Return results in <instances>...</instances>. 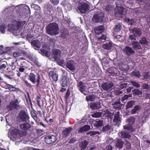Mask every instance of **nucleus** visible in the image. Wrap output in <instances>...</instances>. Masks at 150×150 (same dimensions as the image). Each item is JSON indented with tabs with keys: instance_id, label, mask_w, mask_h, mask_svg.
I'll list each match as a JSON object with an SVG mask.
<instances>
[{
	"instance_id": "nucleus-62",
	"label": "nucleus",
	"mask_w": 150,
	"mask_h": 150,
	"mask_svg": "<svg viewBox=\"0 0 150 150\" xmlns=\"http://www.w3.org/2000/svg\"><path fill=\"white\" fill-rule=\"evenodd\" d=\"M33 35H31L30 33H28L26 36L27 39L29 41V42H30V39L32 38L33 37Z\"/></svg>"
},
{
	"instance_id": "nucleus-34",
	"label": "nucleus",
	"mask_w": 150,
	"mask_h": 150,
	"mask_svg": "<svg viewBox=\"0 0 150 150\" xmlns=\"http://www.w3.org/2000/svg\"><path fill=\"white\" fill-rule=\"evenodd\" d=\"M141 106L140 105H136L134 106V108L131 111V113L132 114H135L137 111L140 110Z\"/></svg>"
},
{
	"instance_id": "nucleus-49",
	"label": "nucleus",
	"mask_w": 150,
	"mask_h": 150,
	"mask_svg": "<svg viewBox=\"0 0 150 150\" xmlns=\"http://www.w3.org/2000/svg\"><path fill=\"white\" fill-rule=\"evenodd\" d=\"M132 92L133 94L137 95H142V91L138 89H134L132 91Z\"/></svg>"
},
{
	"instance_id": "nucleus-61",
	"label": "nucleus",
	"mask_w": 150,
	"mask_h": 150,
	"mask_svg": "<svg viewBox=\"0 0 150 150\" xmlns=\"http://www.w3.org/2000/svg\"><path fill=\"white\" fill-rule=\"evenodd\" d=\"M7 86V87L10 91H13L15 90V88L13 86L10 84H8Z\"/></svg>"
},
{
	"instance_id": "nucleus-29",
	"label": "nucleus",
	"mask_w": 150,
	"mask_h": 150,
	"mask_svg": "<svg viewBox=\"0 0 150 150\" xmlns=\"http://www.w3.org/2000/svg\"><path fill=\"white\" fill-rule=\"evenodd\" d=\"M94 30L96 34H99L104 31V28L103 26L100 25L95 28Z\"/></svg>"
},
{
	"instance_id": "nucleus-14",
	"label": "nucleus",
	"mask_w": 150,
	"mask_h": 150,
	"mask_svg": "<svg viewBox=\"0 0 150 150\" xmlns=\"http://www.w3.org/2000/svg\"><path fill=\"white\" fill-rule=\"evenodd\" d=\"M122 116L120 114L119 111H117L115 113L114 116L113 122L116 123L120 124L121 121Z\"/></svg>"
},
{
	"instance_id": "nucleus-53",
	"label": "nucleus",
	"mask_w": 150,
	"mask_h": 150,
	"mask_svg": "<svg viewBox=\"0 0 150 150\" xmlns=\"http://www.w3.org/2000/svg\"><path fill=\"white\" fill-rule=\"evenodd\" d=\"M31 7L32 8H34L35 10H39L41 9L40 6L35 4H33L31 5Z\"/></svg>"
},
{
	"instance_id": "nucleus-51",
	"label": "nucleus",
	"mask_w": 150,
	"mask_h": 150,
	"mask_svg": "<svg viewBox=\"0 0 150 150\" xmlns=\"http://www.w3.org/2000/svg\"><path fill=\"white\" fill-rule=\"evenodd\" d=\"M132 94H129V95H124L122 98H121L122 101H123L125 100L128 99L129 98L132 97Z\"/></svg>"
},
{
	"instance_id": "nucleus-12",
	"label": "nucleus",
	"mask_w": 150,
	"mask_h": 150,
	"mask_svg": "<svg viewBox=\"0 0 150 150\" xmlns=\"http://www.w3.org/2000/svg\"><path fill=\"white\" fill-rule=\"evenodd\" d=\"M45 8L47 14L52 15L54 14V11L52 8V5L50 4H47L45 5Z\"/></svg>"
},
{
	"instance_id": "nucleus-57",
	"label": "nucleus",
	"mask_w": 150,
	"mask_h": 150,
	"mask_svg": "<svg viewBox=\"0 0 150 150\" xmlns=\"http://www.w3.org/2000/svg\"><path fill=\"white\" fill-rule=\"evenodd\" d=\"M127 83H125L123 82H122L120 83L119 85V87L121 89H123L124 88L126 87Z\"/></svg>"
},
{
	"instance_id": "nucleus-37",
	"label": "nucleus",
	"mask_w": 150,
	"mask_h": 150,
	"mask_svg": "<svg viewBox=\"0 0 150 150\" xmlns=\"http://www.w3.org/2000/svg\"><path fill=\"white\" fill-rule=\"evenodd\" d=\"M139 42L141 44L144 45H148L149 44L147 39L145 37L142 38L139 40Z\"/></svg>"
},
{
	"instance_id": "nucleus-30",
	"label": "nucleus",
	"mask_w": 150,
	"mask_h": 150,
	"mask_svg": "<svg viewBox=\"0 0 150 150\" xmlns=\"http://www.w3.org/2000/svg\"><path fill=\"white\" fill-rule=\"evenodd\" d=\"M112 44L110 42H109L105 44H104L103 45V47L106 50H110L111 48Z\"/></svg>"
},
{
	"instance_id": "nucleus-42",
	"label": "nucleus",
	"mask_w": 150,
	"mask_h": 150,
	"mask_svg": "<svg viewBox=\"0 0 150 150\" xmlns=\"http://www.w3.org/2000/svg\"><path fill=\"white\" fill-rule=\"evenodd\" d=\"M121 28V25L120 23L117 24L114 28V31L116 32H119Z\"/></svg>"
},
{
	"instance_id": "nucleus-19",
	"label": "nucleus",
	"mask_w": 150,
	"mask_h": 150,
	"mask_svg": "<svg viewBox=\"0 0 150 150\" xmlns=\"http://www.w3.org/2000/svg\"><path fill=\"white\" fill-rule=\"evenodd\" d=\"M17 25L16 22L13 24H9L8 26V30L9 31L18 30L19 29Z\"/></svg>"
},
{
	"instance_id": "nucleus-40",
	"label": "nucleus",
	"mask_w": 150,
	"mask_h": 150,
	"mask_svg": "<svg viewBox=\"0 0 150 150\" xmlns=\"http://www.w3.org/2000/svg\"><path fill=\"white\" fill-rule=\"evenodd\" d=\"M122 105L121 104L120 101H118L115 103L113 105V108L115 109H120L121 108Z\"/></svg>"
},
{
	"instance_id": "nucleus-17",
	"label": "nucleus",
	"mask_w": 150,
	"mask_h": 150,
	"mask_svg": "<svg viewBox=\"0 0 150 150\" xmlns=\"http://www.w3.org/2000/svg\"><path fill=\"white\" fill-rule=\"evenodd\" d=\"M61 51L58 49H55L53 52V57L55 60H58L61 57Z\"/></svg>"
},
{
	"instance_id": "nucleus-21",
	"label": "nucleus",
	"mask_w": 150,
	"mask_h": 150,
	"mask_svg": "<svg viewBox=\"0 0 150 150\" xmlns=\"http://www.w3.org/2000/svg\"><path fill=\"white\" fill-rule=\"evenodd\" d=\"M131 45L133 49L136 50H140L142 49L141 46L138 42L135 41H132Z\"/></svg>"
},
{
	"instance_id": "nucleus-24",
	"label": "nucleus",
	"mask_w": 150,
	"mask_h": 150,
	"mask_svg": "<svg viewBox=\"0 0 150 150\" xmlns=\"http://www.w3.org/2000/svg\"><path fill=\"white\" fill-rule=\"evenodd\" d=\"M72 128L69 127L68 128L65 129L62 132L63 138H66L69 135L70 132L72 131Z\"/></svg>"
},
{
	"instance_id": "nucleus-50",
	"label": "nucleus",
	"mask_w": 150,
	"mask_h": 150,
	"mask_svg": "<svg viewBox=\"0 0 150 150\" xmlns=\"http://www.w3.org/2000/svg\"><path fill=\"white\" fill-rule=\"evenodd\" d=\"M111 127V126L109 125L103 127L102 129V131L103 132H105L109 130Z\"/></svg>"
},
{
	"instance_id": "nucleus-22",
	"label": "nucleus",
	"mask_w": 150,
	"mask_h": 150,
	"mask_svg": "<svg viewBox=\"0 0 150 150\" xmlns=\"http://www.w3.org/2000/svg\"><path fill=\"white\" fill-rule=\"evenodd\" d=\"M90 129L91 127L89 125H85L78 129V132L79 133H82L86 132Z\"/></svg>"
},
{
	"instance_id": "nucleus-20",
	"label": "nucleus",
	"mask_w": 150,
	"mask_h": 150,
	"mask_svg": "<svg viewBox=\"0 0 150 150\" xmlns=\"http://www.w3.org/2000/svg\"><path fill=\"white\" fill-rule=\"evenodd\" d=\"M77 87L80 91L84 94L86 95L84 93L86 89L84 83L80 81L78 82L77 84Z\"/></svg>"
},
{
	"instance_id": "nucleus-10",
	"label": "nucleus",
	"mask_w": 150,
	"mask_h": 150,
	"mask_svg": "<svg viewBox=\"0 0 150 150\" xmlns=\"http://www.w3.org/2000/svg\"><path fill=\"white\" fill-rule=\"evenodd\" d=\"M123 51L129 56H130L135 53V52L132 47L126 46L123 50Z\"/></svg>"
},
{
	"instance_id": "nucleus-4",
	"label": "nucleus",
	"mask_w": 150,
	"mask_h": 150,
	"mask_svg": "<svg viewBox=\"0 0 150 150\" xmlns=\"http://www.w3.org/2000/svg\"><path fill=\"white\" fill-rule=\"evenodd\" d=\"M89 6L86 3H80L77 7V11L81 13H86L89 10Z\"/></svg>"
},
{
	"instance_id": "nucleus-7",
	"label": "nucleus",
	"mask_w": 150,
	"mask_h": 150,
	"mask_svg": "<svg viewBox=\"0 0 150 150\" xmlns=\"http://www.w3.org/2000/svg\"><path fill=\"white\" fill-rule=\"evenodd\" d=\"M114 86L112 82H105L101 86V87L105 91H110L112 89V87Z\"/></svg>"
},
{
	"instance_id": "nucleus-31",
	"label": "nucleus",
	"mask_w": 150,
	"mask_h": 150,
	"mask_svg": "<svg viewBox=\"0 0 150 150\" xmlns=\"http://www.w3.org/2000/svg\"><path fill=\"white\" fill-rule=\"evenodd\" d=\"M119 69L122 71L126 70L127 69L128 66L126 64L120 63L119 64Z\"/></svg>"
},
{
	"instance_id": "nucleus-60",
	"label": "nucleus",
	"mask_w": 150,
	"mask_h": 150,
	"mask_svg": "<svg viewBox=\"0 0 150 150\" xmlns=\"http://www.w3.org/2000/svg\"><path fill=\"white\" fill-rule=\"evenodd\" d=\"M127 20L129 24L132 25L135 23V22L134 19H130L129 18H128Z\"/></svg>"
},
{
	"instance_id": "nucleus-1",
	"label": "nucleus",
	"mask_w": 150,
	"mask_h": 150,
	"mask_svg": "<svg viewBox=\"0 0 150 150\" xmlns=\"http://www.w3.org/2000/svg\"><path fill=\"white\" fill-rule=\"evenodd\" d=\"M16 9L17 12L19 13L21 18H25L30 13V9L26 4H21L16 6Z\"/></svg>"
},
{
	"instance_id": "nucleus-13",
	"label": "nucleus",
	"mask_w": 150,
	"mask_h": 150,
	"mask_svg": "<svg viewBox=\"0 0 150 150\" xmlns=\"http://www.w3.org/2000/svg\"><path fill=\"white\" fill-rule=\"evenodd\" d=\"M114 143H115V146L117 148L121 149L123 147L124 142L122 141L121 139H118L115 142V141H112L110 144L112 145Z\"/></svg>"
},
{
	"instance_id": "nucleus-33",
	"label": "nucleus",
	"mask_w": 150,
	"mask_h": 150,
	"mask_svg": "<svg viewBox=\"0 0 150 150\" xmlns=\"http://www.w3.org/2000/svg\"><path fill=\"white\" fill-rule=\"evenodd\" d=\"M96 96L94 95H88L86 97V99L87 101H95L96 98Z\"/></svg>"
},
{
	"instance_id": "nucleus-32",
	"label": "nucleus",
	"mask_w": 150,
	"mask_h": 150,
	"mask_svg": "<svg viewBox=\"0 0 150 150\" xmlns=\"http://www.w3.org/2000/svg\"><path fill=\"white\" fill-rule=\"evenodd\" d=\"M88 144V142L86 141L82 142L79 145V147L81 149V150L85 149Z\"/></svg>"
},
{
	"instance_id": "nucleus-55",
	"label": "nucleus",
	"mask_w": 150,
	"mask_h": 150,
	"mask_svg": "<svg viewBox=\"0 0 150 150\" xmlns=\"http://www.w3.org/2000/svg\"><path fill=\"white\" fill-rule=\"evenodd\" d=\"M132 126H130L129 124L125 125L124 126V128L125 129H127L130 131L131 132H132L133 131V129L132 128Z\"/></svg>"
},
{
	"instance_id": "nucleus-58",
	"label": "nucleus",
	"mask_w": 150,
	"mask_h": 150,
	"mask_svg": "<svg viewBox=\"0 0 150 150\" xmlns=\"http://www.w3.org/2000/svg\"><path fill=\"white\" fill-rule=\"evenodd\" d=\"M143 76L144 77L143 80L148 79L149 77L148 73L147 72L144 73L143 75Z\"/></svg>"
},
{
	"instance_id": "nucleus-38",
	"label": "nucleus",
	"mask_w": 150,
	"mask_h": 150,
	"mask_svg": "<svg viewBox=\"0 0 150 150\" xmlns=\"http://www.w3.org/2000/svg\"><path fill=\"white\" fill-rule=\"evenodd\" d=\"M96 127H101L103 125V120H99L95 122L93 124Z\"/></svg>"
},
{
	"instance_id": "nucleus-6",
	"label": "nucleus",
	"mask_w": 150,
	"mask_h": 150,
	"mask_svg": "<svg viewBox=\"0 0 150 150\" xmlns=\"http://www.w3.org/2000/svg\"><path fill=\"white\" fill-rule=\"evenodd\" d=\"M104 17V14L103 12L96 13L93 16V20L94 22H98L103 21Z\"/></svg>"
},
{
	"instance_id": "nucleus-5",
	"label": "nucleus",
	"mask_w": 150,
	"mask_h": 150,
	"mask_svg": "<svg viewBox=\"0 0 150 150\" xmlns=\"http://www.w3.org/2000/svg\"><path fill=\"white\" fill-rule=\"evenodd\" d=\"M18 118L19 121L27 122L29 119V117L27 112L22 110L20 112Z\"/></svg>"
},
{
	"instance_id": "nucleus-52",
	"label": "nucleus",
	"mask_w": 150,
	"mask_h": 150,
	"mask_svg": "<svg viewBox=\"0 0 150 150\" xmlns=\"http://www.w3.org/2000/svg\"><path fill=\"white\" fill-rule=\"evenodd\" d=\"M6 28V26L4 24H2L0 26V31L2 33H5V30Z\"/></svg>"
},
{
	"instance_id": "nucleus-45",
	"label": "nucleus",
	"mask_w": 150,
	"mask_h": 150,
	"mask_svg": "<svg viewBox=\"0 0 150 150\" xmlns=\"http://www.w3.org/2000/svg\"><path fill=\"white\" fill-rule=\"evenodd\" d=\"M114 92L116 95H118L122 94L123 92L120 89L117 88H115L114 89Z\"/></svg>"
},
{
	"instance_id": "nucleus-43",
	"label": "nucleus",
	"mask_w": 150,
	"mask_h": 150,
	"mask_svg": "<svg viewBox=\"0 0 150 150\" xmlns=\"http://www.w3.org/2000/svg\"><path fill=\"white\" fill-rule=\"evenodd\" d=\"M135 102L134 101L132 100L127 103L126 107L127 108H129L132 107L134 105Z\"/></svg>"
},
{
	"instance_id": "nucleus-28",
	"label": "nucleus",
	"mask_w": 150,
	"mask_h": 150,
	"mask_svg": "<svg viewBox=\"0 0 150 150\" xmlns=\"http://www.w3.org/2000/svg\"><path fill=\"white\" fill-rule=\"evenodd\" d=\"M19 127L22 129L27 130L30 127L31 125L28 123H24L20 125Z\"/></svg>"
},
{
	"instance_id": "nucleus-25",
	"label": "nucleus",
	"mask_w": 150,
	"mask_h": 150,
	"mask_svg": "<svg viewBox=\"0 0 150 150\" xmlns=\"http://www.w3.org/2000/svg\"><path fill=\"white\" fill-rule=\"evenodd\" d=\"M90 107L93 110L98 109L101 108L100 104L99 102L91 103Z\"/></svg>"
},
{
	"instance_id": "nucleus-59",
	"label": "nucleus",
	"mask_w": 150,
	"mask_h": 150,
	"mask_svg": "<svg viewBox=\"0 0 150 150\" xmlns=\"http://www.w3.org/2000/svg\"><path fill=\"white\" fill-rule=\"evenodd\" d=\"M13 55L14 57H18L21 55V53L18 52H14L13 53Z\"/></svg>"
},
{
	"instance_id": "nucleus-54",
	"label": "nucleus",
	"mask_w": 150,
	"mask_h": 150,
	"mask_svg": "<svg viewBox=\"0 0 150 150\" xmlns=\"http://www.w3.org/2000/svg\"><path fill=\"white\" fill-rule=\"evenodd\" d=\"M106 36L104 34L102 35L100 37H98V39L100 41L102 42H104L106 40Z\"/></svg>"
},
{
	"instance_id": "nucleus-41",
	"label": "nucleus",
	"mask_w": 150,
	"mask_h": 150,
	"mask_svg": "<svg viewBox=\"0 0 150 150\" xmlns=\"http://www.w3.org/2000/svg\"><path fill=\"white\" fill-rule=\"evenodd\" d=\"M135 119L134 117H130L128 120L129 124L130 126H132L135 122Z\"/></svg>"
},
{
	"instance_id": "nucleus-35",
	"label": "nucleus",
	"mask_w": 150,
	"mask_h": 150,
	"mask_svg": "<svg viewBox=\"0 0 150 150\" xmlns=\"http://www.w3.org/2000/svg\"><path fill=\"white\" fill-rule=\"evenodd\" d=\"M121 137L123 138H129L131 136L126 131H121Z\"/></svg>"
},
{
	"instance_id": "nucleus-46",
	"label": "nucleus",
	"mask_w": 150,
	"mask_h": 150,
	"mask_svg": "<svg viewBox=\"0 0 150 150\" xmlns=\"http://www.w3.org/2000/svg\"><path fill=\"white\" fill-rule=\"evenodd\" d=\"M18 29L21 27H23L24 25L25 24L26 22L25 21H23L21 22H16Z\"/></svg>"
},
{
	"instance_id": "nucleus-48",
	"label": "nucleus",
	"mask_w": 150,
	"mask_h": 150,
	"mask_svg": "<svg viewBox=\"0 0 150 150\" xmlns=\"http://www.w3.org/2000/svg\"><path fill=\"white\" fill-rule=\"evenodd\" d=\"M102 114L100 112H96L93 113L91 115L92 117H93L97 118L100 117Z\"/></svg>"
},
{
	"instance_id": "nucleus-8",
	"label": "nucleus",
	"mask_w": 150,
	"mask_h": 150,
	"mask_svg": "<svg viewBox=\"0 0 150 150\" xmlns=\"http://www.w3.org/2000/svg\"><path fill=\"white\" fill-rule=\"evenodd\" d=\"M66 66L69 69L74 71L76 69V63L74 61L69 60L67 61Z\"/></svg>"
},
{
	"instance_id": "nucleus-47",
	"label": "nucleus",
	"mask_w": 150,
	"mask_h": 150,
	"mask_svg": "<svg viewBox=\"0 0 150 150\" xmlns=\"http://www.w3.org/2000/svg\"><path fill=\"white\" fill-rule=\"evenodd\" d=\"M88 135L90 134V136L94 135L96 134H100V132L95 131H91L86 133Z\"/></svg>"
},
{
	"instance_id": "nucleus-9",
	"label": "nucleus",
	"mask_w": 150,
	"mask_h": 150,
	"mask_svg": "<svg viewBox=\"0 0 150 150\" xmlns=\"http://www.w3.org/2000/svg\"><path fill=\"white\" fill-rule=\"evenodd\" d=\"M18 133V130L17 129H14L11 131L9 137L11 140L14 141L17 139L19 136Z\"/></svg>"
},
{
	"instance_id": "nucleus-27",
	"label": "nucleus",
	"mask_w": 150,
	"mask_h": 150,
	"mask_svg": "<svg viewBox=\"0 0 150 150\" xmlns=\"http://www.w3.org/2000/svg\"><path fill=\"white\" fill-rule=\"evenodd\" d=\"M61 37L64 38H66L69 36V32L68 30L66 28H64L61 30Z\"/></svg>"
},
{
	"instance_id": "nucleus-2",
	"label": "nucleus",
	"mask_w": 150,
	"mask_h": 150,
	"mask_svg": "<svg viewBox=\"0 0 150 150\" xmlns=\"http://www.w3.org/2000/svg\"><path fill=\"white\" fill-rule=\"evenodd\" d=\"M46 31L48 34L51 35L58 34L59 31L58 24L55 23H50L47 27Z\"/></svg>"
},
{
	"instance_id": "nucleus-36",
	"label": "nucleus",
	"mask_w": 150,
	"mask_h": 150,
	"mask_svg": "<svg viewBox=\"0 0 150 150\" xmlns=\"http://www.w3.org/2000/svg\"><path fill=\"white\" fill-rule=\"evenodd\" d=\"M35 75L32 73H30L29 75L28 79L33 84L35 83Z\"/></svg>"
},
{
	"instance_id": "nucleus-3",
	"label": "nucleus",
	"mask_w": 150,
	"mask_h": 150,
	"mask_svg": "<svg viewBox=\"0 0 150 150\" xmlns=\"http://www.w3.org/2000/svg\"><path fill=\"white\" fill-rule=\"evenodd\" d=\"M115 16L116 17H122L125 14L126 10L122 7L120 4H116V7L115 9Z\"/></svg>"
},
{
	"instance_id": "nucleus-15",
	"label": "nucleus",
	"mask_w": 150,
	"mask_h": 150,
	"mask_svg": "<svg viewBox=\"0 0 150 150\" xmlns=\"http://www.w3.org/2000/svg\"><path fill=\"white\" fill-rule=\"evenodd\" d=\"M9 107L11 110L13 109H19L20 106L18 100L16 99L14 102H10Z\"/></svg>"
},
{
	"instance_id": "nucleus-23",
	"label": "nucleus",
	"mask_w": 150,
	"mask_h": 150,
	"mask_svg": "<svg viewBox=\"0 0 150 150\" xmlns=\"http://www.w3.org/2000/svg\"><path fill=\"white\" fill-rule=\"evenodd\" d=\"M31 45L35 48H40L41 46L40 42L37 40H32L30 42Z\"/></svg>"
},
{
	"instance_id": "nucleus-16",
	"label": "nucleus",
	"mask_w": 150,
	"mask_h": 150,
	"mask_svg": "<svg viewBox=\"0 0 150 150\" xmlns=\"http://www.w3.org/2000/svg\"><path fill=\"white\" fill-rule=\"evenodd\" d=\"M69 81L67 77L64 76H62L60 83L61 86L63 87L66 86L69 84Z\"/></svg>"
},
{
	"instance_id": "nucleus-39",
	"label": "nucleus",
	"mask_w": 150,
	"mask_h": 150,
	"mask_svg": "<svg viewBox=\"0 0 150 150\" xmlns=\"http://www.w3.org/2000/svg\"><path fill=\"white\" fill-rule=\"evenodd\" d=\"M132 77H136L139 78L141 76L139 72L138 71H133L131 74Z\"/></svg>"
},
{
	"instance_id": "nucleus-18",
	"label": "nucleus",
	"mask_w": 150,
	"mask_h": 150,
	"mask_svg": "<svg viewBox=\"0 0 150 150\" xmlns=\"http://www.w3.org/2000/svg\"><path fill=\"white\" fill-rule=\"evenodd\" d=\"M130 30L135 37L140 36L142 34V31L137 28H135L133 29H130Z\"/></svg>"
},
{
	"instance_id": "nucleus-56",
	"label": "nucleus",
	"mask_w": 150,
	"mask_h": 150,
	"mask_svg": "<svg viewBox=\"0 0 150 150\" xmlns=\"http://www.w3.org/2000/svg\"><path fill=\"white\" fill-rule=\"evenodd\" d=\"M51 3L54 5L57 6L59 3V0H50Z\"/></svg>"
},
{
	"instance_id": "nucleus-11",
	"label": "nucleus",
	"mask_w": 150,
	"mask_h": 150,
	"mask_svg": "<svg viewBox=\"0 0 150 150\" xmlns=\"http://www.w3.org/2000/svg\"><path fill=\"white\" fill-rule=\"evenodd\" d=\"M56 137L54 135H49L46 136L45 138V142L48 144H50L56 141Z\"/></svg>"
},
{
	"instance_id": "nucleus-63",
	"label": "nucleus",
	"mask_w": 150,
	"mask_h": 150,
	"mask_svg": "<svg viewBox=\"0 0 150 150\" xmlns=\"http://www.w3.org/2000/svg\"><path fill=\"white\" fill-rule=\"evenodd\" d=\"M142 87L143 89L149 90V85L145 83H144L143 84Z\"/></svg>"
},
{
	"instance_id": "nucleus-26",
	"label": "nucleus",
	"mask_w": 150,
	"mask_h": 150,
	"mask_svg": "<svg viewBox=\"0 0 150 150\" xmlns=\"http://www.w3.org/2000/svg\"><path fill=\"white\" fill-rule=\"evenodd\" d=\"M49 75L53 79V81L56 82L58 80V75L54 71H51L49 72Z\"/></svg>"
},
{
	"instance_id": "nucleus-64",
	"label": "nucleus",
	"mask_w": 150,
	"mask_h": 150,
	"mask_svg": "<svg viewBox=\"0 0 150 150\" xmlns=\"http://www.w3.org/2000/svg\"><path fill=\"white\" fill-rule=\"evenodd\" d=\"M135 37H136L134 36V35H130L129 36V38L131 40H133L134 41H135L136 40V39L135 38Z\"/></svg>"
},
{
	"instance_id": "nucleus-44",
	"label": "nucleus",
	"mask_w": 150,
	"mask_h": 150,
	"mask_svg": "<svg viewBox=\"0 0 150 150\" xmlns=\"http://www.w3.org/2000/svg\"><path fill=\"white\" fill-rule=\"evenodd\" d=\"M130 83H132V85L134 86L137 88H139L141 86L140 84H139L138 82L137 81H130Z\"/></svg>"
}]
</instances>
